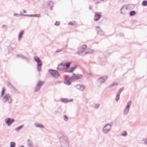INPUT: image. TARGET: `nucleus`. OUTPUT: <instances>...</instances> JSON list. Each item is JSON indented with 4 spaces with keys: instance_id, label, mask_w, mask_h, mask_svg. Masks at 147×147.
<instances>
[{
    "instance_id": "nucleus-1",
    "label": "nucleus",
    "mask_w": 147,
    "mask_h": 147,
    "mask_svg": "<svg viewBox=\"0 0 147 147\" xmlns=\"http://www.w3.org/2000/svg\"><path fill=\"white\" fill-rule=\"evenodd\" d=\"M2 100L4 102H7L9 103H10L11 102L12 100L9 95L8 94H6L3 97Z\"/></svg>"
},
{
    "instance_id": "nucleus-2",
    "label": "nucleus",
    "mask_w": 147,
    "mask_h": 147,
    "mask_svg": "<svg viewBox=\"0 0 147 147\" xmlns=\"http://www.w3.org/2000/svg\"><path fill=\"white\" fill-rule=\"evenodd\" d=\"M34 60L37 62V69L38 71H41V66L42 65L41 62L40 58L36 56L34 57Z\"/></svg>"
},
{
    "instance_id": "nucleus-3",
    "label": "nucleus",
    "mask_w": 147,
    "mask_h": 147,
    "mask_svg": "<svg viewBox=\"0 0 147 147\" xmlns=\"http://www.w3.org/2000/svg\"><path fill=\"white\" fill-rule=\"evenodd\" d=\"M82 76L80 74H74L73 76L69 78V80L71 81H73L75 80L81 78Z\"/></svg>"
},
{
    "instance_id": "nucleus-4",
    "label": "nucleus",
    "mask_w": 147,
    "mask_h": 147,
    "mask_svg": "<svg viewBox=\"0 0 147 147\" xmlns=\"http://www.w3.org/2000/svg\"><path fill=\"white\" fill-rule=\"evenodd\" d=\"M49 72L52 76L55 78H57L59 76V73L55 70H49Z\"/></svg>"
},
{
    "instance_id": "nucleus-5",
    "label": "nucleus",
    "mask_w": 147,
    "mask_h": 147,
    "mask_svg": "<svg viewBox=\"0 0 147 147\" xmlns=\"http://www.w3.org/2000/svg\"><path fill=\"white\" fill-rule=\"evenodd\" d=\"M111 129V126L108 124H107L104 127L103 130L105 133H107Z\"/></svg>"
},
{
    "instance_id": "nucleus-6",
    "label": "nucleus",
    "mask_w": 147,
    "mask_h": 147,
    "mask_svg": "<svg viewBox=\"0 0 147 147\" xmlns=\"http://www.w3.org/2000/svg\"><path fill=\"white\" fill-rule=\"evenodd\" d=\"M14 119H11L9 118H7L5 120V121L6 123L9 126L14 121Z\"/></svg>"
},
{
    "instance_id": "nucleus-7",
    "label": "nucleus",
    "mask_w": 147,
    "mask_h": 147,
    "mask_svg": "<svg viewBox=\"0 0 147 147\" xmlns=\"http://www.w3.org/2000/svg\"><path fill=\"white\" fill-rule=\"evenodd\" d=\"M101 16V13H100L97 12L95 13L94 17V20L95 21L98 20Z\"/></svg>"
},
{
    "instance_id": "nucleus-8",
    "label": "nucleus",
    "mask_w": 147,
    "mask_h": 147,
    "mask_svg": "<svg viewBox=\"0 0 147 147\" xmlns=\"http://www.w3.org/2000/svg\"><path fill=\"white\" fill-rule=\"evenodd\" d=\"M96 30L97 33L100 35H102L103 34V31L101 30L100 28L98 26L96 27Z\"/></svg>"
},
{
    "instance_id": "nucleus-9",
    "label": "nucleus",
    "mask_w": 147,
    "mask_h": 147,
    "mask_svg": "<svg viewBox=\"0 0 147 147\" xmlns=\"http://www.w3.org/2000/svg\"><path fill=\"white\" fill-rule=\"evenodd\" d=\"M64 69V65L63 63H61L59 65L57 69L59 70H62Z\"/></svg>"
},
{
    "instance_id": "nucleus-10",
    "label": "nucleus",
    "mask_w": 147,
    "mask_h": 147,
    "mask_svg": "<svg viewBox=\"0 0 147 147\" xmlns=\"http://www.w3.org/2000/svg\"><path fill=\"white\" fill-rule=\"evenodd\" d=\"M86 48V45H83L80 48L79 50L80 51H81L82 52H83L84 51Z\"/></svg>"
},
{
    "instance_id": "nucleus-11",
    "label": "nucleus",
    "mask_w": 147,
    "mask_h": 147,
    "mask_svg": "<svg viewBox=\"0 0 147 147\" xmlns=\"http://www.w3.org/2000/svg\"><path fill=\"white\" fill-rule=\"evenodd\" d=\"M77 89L81 91L83 90L84 89V86L80 84L77 86Z\"/></svg>"
},
{
    "instance_id": "nucleus-12",
    "label": "nucleus",
    "mask_w": 147,
    "mask_h": 147,
    "mask_svg": "<svg viewBox=\"0 0 147 147\" xmlns=\"http://www.w3.org/2000/svg\"><path fill=\"white\" fill-rule=\"evenodd\" d=\"M76 65H75L74 67H71L70 68L69 70V71H67V72L70 73L72 72L76 69Z\"/></svg>"
},
{
    "instance_id": "nucleus-13",
    "label": "nucleus",
    "mask_w": 147,
    "mask_h": 147,
    "mask_svg": "<svg viewBox=\"0 0 147 147\" xmlns=\"http://www.w3.org/2000/svg\"><path fill=\"white\" fill-rule=\"evenodd\" d=\"M35 126L37 127H40L41 128H44V126L42 125L39 124L37 123H35Z\"/></svg>"
},
{
    "instance_id": "nucleus-14",
    "label": "nucleus",
    "mask_w": 147,
    "mask_h": 147,
    "mask_svg": "<svg viewBox=\"0 0 147 147\" xmlns=\"http://www.w3.org/2000/svg\"><path fill=\"white\" fill-rule=\"evenodd\" d=\"M53 5V3L51 1H49L47 3V6L50 8L52 7Z\"/></svg>"
},
{
    "instance_id": "nucleus-15",
    "label": "nucleus",
    "mask_w": 147,
    "mask_h": 147,
    "mask_svg": "<svg viewBox=\"0 0 147 147\" xmlns=\"http://www.w3.org/2000/svg\"><path fill=\"white\" fill-rule=\"evenodd\" d=\"M44 82L41 81H39L37 83V85L38 87H40L42 86L44 84Z\"/></svg>"
},
{
    "instance_id": "nucleus-16",
    "label": "nucleus",
    "mask_w": 147,
    "mask_h": 147,
    "mask_svg": "<svg viewBox=\"0 0 147 147\" xmlns=\"http://www.w3.org/2000/svg\"><path fill=\"white\" fill-rule=\"evenodd\" d=\"M24 33V31H21L19 33V36H18V39L19 40H20L22 38V36L23 34Z\"/></svg>"
},
{
    "instance_id": "nucleus-17",
    "label": "nucleus",
    "mask_w": 147,
    "mask_h": 147,
    "mask_svg": "<svg viewBox=\"0 0 147 147\" xmlns=\"http://www.w3.org/2000/svg\"><path fill=\"white\" fill-rule=\"evenodd\" d=\"M118 85V83L117 82H114L111 85L109 86V88H111L113 87L114 86H116Z\"/></svg>"
},
{
    "instance_id": "nucleus-18",
    "label": "nucleus",
    "mask_w": 147,
    "mask_h": 147,
    "mask_svg": "<svg viewBox=\"0 0 147 147\" xmlns=\"http://www.w3.org/2000/svg\"><path fill=\"white\" fill-rule=\"evenodd\" d=\"M5 91V88L4 87H3L2 88V92H1V95L2 96H3L4 94Z\"/></svg>"
},
{
    "instance_id": "nucleus-19",
    "label": "nucleus",
    "mask_w": 147,
    "mask_h": 147,
    "mask_svg": "<svg viewBox=\"0 0 147 147\" xmlns=\"http://www.w3.org/2000/svg\"><path fill=\"white\" fill-rule=\"evenodd\" d=\"M131 101H129L127 103V105L126 107V108H127L128 109H129V107L131 104Z\"/></svg>"
},
{
    "instance_id": "nucleus-20",
    "label": "nucleus",
    "mask_w": 147,
    "mask_h": 147,
    "mask_svg": "<svg viewBox=\"0 0 147 147\" xmlns=\"http://www.w3.org/2000/svg\"><path fill=\"white\" fill-rule=\"evenodd\" d=\"M99 81L100 83H102L105 82V80L103 78H101L99 79Z\"/></svg>"
},
{
    "instance_id": "nucleus-21",
    "label": "nucleus",
    "mask_w": 147,
    "mask_h": 147,
    "mask_svg": "<svg viewBox=\"0 0 147 147\" xmlns=\"http://www.w3.org/2000/svg\"><path fill=\"white\" fill-rule=\"evenodd\" d=\"M136 13V12L135 11H132L130 13V16H133L135 15Z\"/></svg>"
},
{
    "instance_id": "nucleus-22",
    "label": "nucleus",
    "mask_w": 147,
    "mask_h": 147,
    "mask_svg": "<svg viewBox=\"0 0 147 147\" xmlns=\"http://www.w3.org/2000/svg\"><path fill=\"white\" fill-rule=\"evenodd\" d=\"M129 111V109L127 108H125V109L124 110V113L125 114H127L128 112Z\"/></svg>"
},
{
    "instance_id": "nucleus-23",
    "label": "nucleus",
    "mask_w": 147,
    "mask_h": 147,
    "mask_svg": "<svg viewBox=\"0 0 147 147\" xmlns=\"http://www.w3.org/2000/svg\"><path fill=\"white\" fill-rule=\"evenodd\" d=\"M64 83L65 84L67 85H69L71 84L70 82L68 80H65Z\"/></svg>"
},
{
    "instance_id": "nucleus-24",
    "label": "nucleus",
    "mask_w": 147,
    "mask_h": 147,
    "mask_svg": "<svg viewBox=\"0 0 147 147\" xmlns=\"http://www.w3.org/2000/svg\"><path fill=\"white\" fill-rule=\"evenodd\" d=\"M15 143L13 142H11L10 143V147H15Z\"/></svg>"
},
{
    "instance_id": "nucleus-25",
    "label": "nucleus",
    "mask_w": 147,
    "mask_h": 147,
    "mask_svg": "<svg viewBox=\"0 0 147 147\" xmlns=\"http://www.w3.org/2000/svg\"><path fill=\"white\" fill-rule=\"evenodd\" d=\"M142 5L144 6H146L147 5V1H144L142 3Z\"/></svg>"
},
{
    "instance_id": "nucleus-26",
    "label": "nucleus",
    "mask_w": 147,
    "mask_h": 147,
    "mask_svg": "<svg viewBox=\"0 0 147 147\" xmlns=\"http://www.w3.org/2000/svg\"><path fill=\"white\" fill-rule=\"evenodd\" d=\"M76 24L75 22H70L69 23V25H74Z\"/></svg>"
},
{
    "instance_id": "nucleus-27",
    "label": "nucleus",
    "mask_w": 147,
    "mask_h": 147,
    "mask_svg": "<svg viewBox=\"0 0 147 147\" xmlns=\"http://www.w3.org/2000/svg\"><path fill=\"white\" fill-rule=\"evenodd\" d=\"M22 127H23V126L22 125H21V126H20L19 127H18L16 128L15 129V130L16 131H18L21 129Z\"/></svg>"
},
{
    "instance_id": "nucleus-28",
    "label": "nucleus",
    "mask_w": 147,
    "mask_h": 147,
    "mask_svg": "<svg viewBox=\"0 0 147 147\" xmlns=\"http://www.w3.org/2000/svg\"><path fill=\"white\" fill-rule=\"evenodd\" d=\"M120 97V94H117V96L116 98V100L117 101L119 99Z\"/></svg>"
},
{
    "instance_id": "nucleus-29",
    "label": "nucleus",
    "mask_w": 147,
    "mask_h": 147,
    "mask_svg": "<svg viewBox=\"0 0 147 147\" xmlns=\"http://www.w3.org/2000/svg\"><path fill=\"white\" fill-rule=\"evenodd\" d=\"M40 88V87L39 86L38 87V86H37V85H36V88H35V91H38V90H39Z\"/></svg>"
},
{
    "instance_id": "nucleus-30",
    "label": "nucleus",
    "mask_w": 147,
    "mask_h": 147,
    "mask_svg": "<svg viewBox=\"0 0 147 147\" xmlns=\"http://www.w3.org/2000/svg\"><path fill=\"white\" fill-rule=\"evenodd\" d=\"M30 16H34V17H40V15L39 14H35L34 16L33 15H30Z\"/></svg>"
},
{
    "instance_id": "nucleus-31",
    "label": "nucleus",
    "mask_w": 147,
    "mask_h": 147,
    "mask_svg": "<svg viewBox=\"0 0 147 147\" xmlns=\"http://www.w3.org/2000/svg\"><path fill=\"white\" fill-rule=\"evenodd\" d=\"M123 90V88H122L120 89L118 91L117 94H120V93L122 92V91Z\"/></svg>"
},
{
    "instance_id": "nucleus-32",
    "label": "nucleus",
    "mask_w": 147,
    "mask_h": 147,
    "mask_svg": "<svg viewBox=\"0 0 147 147\" xmlns=\"http://www.w3.org/2000/svg\"><path fill=\"white\" fill-rule=\"evenodd\" d=\"M71 64V62H68L67 63L66 65L65 66L67 68H68V67L69 66L70 64Z\"/></svg>"
},
{
    "instance_id": "nucleus-33",
    "label": "nucleus",
    "mask_w": 147,
    "mask_h": 147,
    "mask_svg": "<svg viewBox=\"0 0 147 147\" xmlns=\"http://www.w3.org/2000/svg\"><path fill=\"white\" fill-rule=\"evenodd\" d=\"M64 120L65 121H67L68 120V117L66 115H64Z\"/></svg>"
},
{
    "instance_id": "nucleus-34",
    "label": "nucleus",
    "mask_w": 147,
    "mask_h": 147,
    "mask_svg": "<svg viewBox=\"0 0 147 147\" xmlns=\"http://www.w3.org/2000/svg\"><path fill=\"white\" fill-rule=\"evenodd\" d=\"M59 24H60V22H59L56 21L55 23V25H56V26H58Z\"/></svg>"
},
{
    "instance_id": "nucleus-35",
    "label": "nucleus",
    "mask_w": 147,
    "mask_h": 147,
    "mask_svg": "<svg viewBox=\"0 0 147 147\" xmlns=\"http://www.w3.org/2000/svg\"><path fill=\"white\" fill-rule=\"evenodd\" d=\"M127 135V133L126 131H124L123 133L121 134V135L123 136H126Z\"/></svg>"
},
{
    "instance_id": "nucleus-36",
    "label": "nucleus",
    "mask_w": 147,
    "mask_h": 147,
    "mask_svg": "<svg viewBox=\"0 0 147 147\" xmlns=\"http://www.w3.org/2000/svg\"><path fill=\"white\" fill-rule=\"evenodd\" d=\"M61 101L64 102H67V99H61Z\"/></svg>"
},
{
    "instance_id": "nucleus-37",
    "label": "nucleus",
    "mask_w": 147,
    "mask_h": 147,
    "mask_svg": "<svg viewBox=\"0 0 147 147\" xmlns=\"http://www.w3.org/2000/svg\"><path fill=\"white\" fill-rule=\"evenodd\" d=\"M19 15V14L17 13H15L14 14V16H18Z\"/></svg>"
},
{
    "instance_id": "nucleus-38",
    "label": "nucleus",
    "mask_w": 147,
    "mask_h": 147,
    "mask_svg": "<svg viewBox=\"0 0 147 147\" xmlns=\"http://www.w3.org/2000/svg\"><path fill=\"white\" fill-rule=\"evenodd\" d=\"M23 12L24 13H25L26 12V10H23Z\"/></svg>"
},
{
    "instance_id": "nucleus-39",
    "label": "nucleus",
    "mask_w": 147,
    "mask_h": 147,
    "mask_svg": "<svg viewBox=\"0 0 147 147\" xmlns=\"http://www.w3.org/2000/svg\"><path fill=\"white\" fill-rule=\"evenodd\" d=\"M20 147H24V146H22Z\"/></svg>"
}]
</instances>
